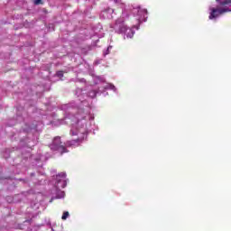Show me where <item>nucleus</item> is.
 Wrapping results in <instances>:
<instances>
[{
	"instance_id": "obj_11",
	"label": "nucleus",
	"mask_w": 231,
	"mask_h": 231,
	"mask_svg": "<svg viewBox=\"0 0 231 231\" xmlns=\"http://www.w3.org/2000/svg\"><path fill=\"white\" fill-rule=\"evenodd\" d=\"M113 1H114V3L118 4V3H120L121 0H113Z\"/></svg>"
},
{
	"instance_id": "obj_6",
	"label": "nucleus",
	"mask_w": 231,
	"mask_h": 231,
	"mask_svg": "<svg viewBox=\"0 0 231 231\" xmlns=\"http://www.w3.org/2000/svg\"><path fill=\"white\" fill-rule=\"evenodd\" d=\"M68 217H69V212H68V211L63 212V215H62V217H61V219H62L63 221H66V220L68 219Z\"/></svg>"
},
{
	"instance_id": "obj_2",
	"label": "nucleus",
	"mask_w": 231,
	"mask_h": 231,
	"mask_svg": "<svg viewBox=\"0 0 231 231\" xmlns=\"http://www.w3.org/2000/svg\"><path fill=\"white\" fill-rule=\"evenodd\" d=\"M125 13L122 14V16L116 21V26L118 28L119 33H127L131 32V29L127 28V25L124 24L125 21Z\"/></svg>"
},
{
	"instance_id": "obj_7",
	"label": "nucleus",
	"mask_w": 231,
	"mask_h": 231,
	"mask_svg": "<svg viewBox=\"0 0 231 231\" xmlns=\"http://www.w3.org/2000/svg\"><path fill=\"white\" fill-rule=\"evenodd\" d=\"M34 5H42V0H33Z\"/></svg>"
},
{
	"instance_id": "obj_3",
	"label": "nucleus",
	"mask_w": 231,
	"mask_h": 231,
	"mask_svg": "<svg viewBox=\"0 0 231 231\" xmlns=\"http://www.w3.org/2000/svg\"><path fill=\"white\" fill-rule=\"evenodd\" d=\"M82 143V138H77V139H72L70 141H68L66 143L67 147H77V145H80Z\"/></svg>"
},
{
	"instance_id": "obj_1",
	"label": "nucleus",
	"mask_w": 231,
	"mask_h": 231,
	"mask_svg": "<svg viewBox=\"0 0 231 231\" xmlns=\"http://www.w3.org/2000/svg\"><path fill=\"white\" fill-rule=\"evenodd\" d=\"M50 148L51 149V151H59L60 154H64V152H69L66 146L62 145V141L59 136L54 137L52 143L50 145Z\"/></svg>"
},
{
	"instance_id": "obj_4",
	"label": "nucleus",
	"mask_w": 231,
	"mask_h": 231,
	"mask_svg": "<svg viewBox=\"0 0 231 231\" xmlns=\"http://www.w3.org/2000/svg\"><path fill=\"white\" fill-rule=\"evenodd\" d=\"M60 178H62V180H66V173L65 172H61V173H59L57 175V181L58 183H60Z\"/></svg>"
},
{
	"instance_id": "obj_5",
	"label": "nucleus",
	"mask_w": 231,
	"mask_h": 231,
	"mask_svg": "<svg viewBox=\"0 0 231 231\" xmlns=\"http://www.w3.org/2000/svg\"><path fill=\"white\" fill-rule=\"evenodd\" d=\"M221 6H225V5H230L231 0H217Z\"/></svg>"
},
{
	"instance_id": "obj_8",
	"label": "nucleus",
	"mask_w": 231,
	"mask_h": 231,
	"mask_svg": "<svg viewBox=\"0 0 231 231\" xmlns=\"http://www.w3.org/2000/svg\"><path fill=\"white\" fill-rule=\"evenodd\" d=\"M57 75H58V77H64V72H62V71H58V72H57Z\"/></svg>"
},
{
	"instance_id": "obj_12",
	"label": "nucleus",
	"mask_w": 231,
	"mask_h": 231,
	"mask_svg": "<svg viewBox=\"0 0 231 231\" xmlns=\"http://www.w3.org/2000/svg\"><path fill=\"white\" fill-rule=\"evenodd\" d=\"M93 97H97V93L95 91H92Z\"/></svg>"
},
{
	"instance_id": "obj_10",
	"label": "nucleus",
	"mask_w": 231,
	"mask_h": 231,
	"mask_svg": "<svg viewBox=\"0 0 231 231\" xmlns=\"http://www.w3.org/2000/svg\"><path fill=\"white\" fill-rule=\"evenodd\" d=\"M107 12H109L110 14H113V12H115V10H113L112 8H109V9L107 10Z\"/></svg>"
},
{
	"instance_id": "obj_9",
	"label": "nucleus",
	"mask_w": 231,
	"mask_h": 231,
	"mask_svg": "<svg viewBox=\"0 0 231 231\" xmlns=\"http://www.w3.org/2000/svg\"><path fill=\"white\" fill-rule=\"evenodd\" d=\"M70 134H71V136H77V133L74 131H70Z\"/></svg>"
}]
</instances>
